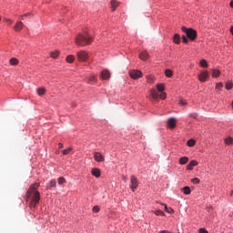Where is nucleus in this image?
<instances>
[{"instance_id":"nucleus-1","label":"nucleus","mask_w":233,"mask_h":233,"mask_svg":"<svg viewBox=\"0 0 233 233\" xmlns=\"http://www.w3.org/2000/svg\"><path fill=\"white\" fill-rule=\"evenodd\" d=\"M37 188H39V184L35 183L29 187L26 192V201H28V199L31 200L29 204L30 208H35L37 203H39L41 199V194L39 193V191H37Z\"/></svg>"},{"instance_id":"nucleus-2","label":"nucleus","mask_w":233,"mask_h":233,"mask_svg":"<svg viewBox=\"0 0 233 233\" xmlns=\"http://www.w3.org/2000/svg\"><path fill=\"white\" fill-rule=\"evenodd\" d=\"M92 43V36L88 35V33L79 34L76 37V45L77 46H86V45H90Z\"/></svg>"},{"instance_id":"nucleus-3","label":"nucleus","mask_w":233,"mask_h":233,"mask_svg":"<svg viewBox=\"0 0 233 233\" xmlns=\"http://www.w3.org/2000/svg\"><path fill=\"white\" fill-rule=\"evenodd\" d=\"M181 30L187 35V39H190V41H196V39H198V31H196V29L182 26Z\"/></svg>"},{"instance_id":"nucleus-4","label":"nucleus","mask_w":233,"mask_h":233,"mask_svg":"<svg viewBox=\"0 0 233 233\" xmlns=\"http://www.w3.org/2000/svg\"><path fill=\"white\" fill-rule=\"evenodd\" d=\"M130 183H131V185L129 186L130 189L132 190V192H136V190H137V187H139V182L137 181V177H136V176H131Z\"/></svg>"},{"instance_id":"nucleus-5","label":"nucleus","mask_w":233,"mask_h":233,"mask_svg":"<svg viewBox=\"0 0 233 233\" xmlns=\"http://www.w3.org/2000/svg\"><path fill=\"white\" fill-rule=\"evenodd\" d=\"M129 76L132 79H139L143 77V73L140 70L133 69L129 71Z\"/></svg>"},{"instance_id":"nucleus-6","label":"nucleus","mask_w":233,"mask_h":233,"mask_svg":"<svg viewBox=\"0 0 233 233\" xmlns=\"http://www.w3.org/2000/svg\"><path fill=\"white\" fill-rule=\"evenodd\" d=\"M208 77H210V75H208V71H203L198 75V80L201 83L207 82V79H208Z\"/></svg>"},{"instance_id":"nucleus-7","label":"nucleus","mask_w":233,"mask_h":233,"mask_svg":"<svg viewBox=\"0 0 233 233\" xmlns=\"http://www.w3.org/2000/svg\"><path fill=\"white\" fill-rule=\"evenodd\" d=\"M77 58L79 61L85 62L88 59V53L86 51H80L77 53Z\"/></svg>"},{"instance_id":"nucleus-8","label":"nucleus","mask_w":233,"mask_h":233,"mask_svg":"<svg viewBox=\"0 0 233 233\" xmlns=\"http://www.w3.org/2000/svg\"><path fill=\"white\" fill-rule=\"evenodd\" d=\"M167 128H176V125H177V120L176 117H170L167 121Z\"/></svg>"},{"instance_id":"nucleus-9","label":"nucleus","mask_w":233,"mask_h":233,"mask_svg":"<svg viewBox=\"0 0 233 233\" xmlns=\"http://www.w3.org/2000/svg\"><path fill=\"white\" fill-rule=\"evenodd\" d=\"M94 159H95V161H96V163H103V161H105V157L103 156V154H101L99 152H95Z\"/></svg>"},{"instance_id":"nucleus-10","label":"nucleus","mask_w":233,"mask_h":233,"mask_svg":"<svg viewBox=\"0 0 233 233\" xmlns=\"http://www.w3.org/2000/svg\"><path fill=\"white\" fill-rule=\"evenodd\" d=\"M198 163L196 160H191L187 166V170H194V167H198Z\"/></svg>"},{"instance_id":"nucleus-11","label":"nucleus","mask_w":233,"mask_h":233,"mask_svg":"<svg viewBox=\"0 0 233 233\" xmlns=\"http://www.w3.org/2000/svg\"><path fill=\"white\" fill-rule=\"evenodd\" d=\"M149 94L153 99H155V100L159 99V93H157V91L156 89H151L149 91Z\"/></svg>"},{"instance_id":"nucleus-12","label":"nucleus","mask_w":233,"mask_h":233,"mask_svg":"<svg viewBox=\"0 0 233 233\" xmlns=\"http://www.w3.org/2000/svg\"><path fill=\"white\" fill-rule=\"evenodd\" d=\"M91 174L95 177H101V170H99V168H97V167L93 168L91 170Z\"/></svg>"},{"instance_id":"nucleus-13","label":"nucleus","mask_w":233,"mask_h":233,"mask_svg":"<svg viewBox=\"0 0 233 233\" xmlns=\"http://www.w3.org/2000/svg\"><path fill=\"white\" fill-rule=\"evenodd\" d=\"M24 24L23 22L19 21L15 24L14 30L15 32H21L23 30Z\"/></svg>"},{"instance_id":"nucleus-14","label":"nucleus","mask_w":233,"mask_h":233,"mask_svg":"<svg viewBox=\"0 0 233 233\" xmlns=\"http://www.w3.org/2000/svg\"><path fill=\"white\" fill-rule=\"evenodd\" d=\"M56 185L57 183L56 182V179H53L48 182L46 188L47 190H52V188H56Z\"/></svg>"},{"instance_id":"nucleus-15","label":"nucleus","mask_w":233,"mask_h":233,"mask_svg":"<svg viewBox=\"0 0 233 233\" xmlns=\"http://www.w3.org/2000/svg\"><path fill=\"white\" fill-rule=\"evenodd\" d=\"M102 79H110V72L108 70H103L101 73Z\"/></svg>"},{"instance_id":"nucleus-16","label":"nucleus","mask_w":233,"mask_h":233,"mask_svg":"<svg viewBox=\"0 0 233 233\" xmlns=\"http://www.w3.org/2000/svg\"><path fill=\"white\" fill-rule=\"evenodd\" d=\"M117 6H119V2L116 0H111V10L113 12H116V8H117Z\"/></svg>"},{"instance_id":"nucleus-17","label":"nucleus","mask_w":233,"mask_h":233,"mask_svg":"<svg viewBox=\"0 0 233 233\" xmlns=\"http://www.w3.org/2000/svg\"><path fill=\"white\" fill-rule=\"evenodd\" d=\"M173 42L176 45H179L181 43V36L179 35V34H175V35L173 37Z\"/></svg>"},{"instance_id":"nucleus-18","label":"nucleus","mask_w":233,"mask_h":233,"mask_svg":"<svg viewBox=\"0 0 233 233\" xmlns=\"http://www.w3.org/2000/svg\"><path fill=\"white\" fill-rule=\"evenodd\" d=\"M139 57L142 61H147V59H148V53H147L146 51L141 52Z\"/></svg>"},{"instance_id":"nucleus-19","label":"nucleus","mask_w":233,"mask_h":233,"mask_svg":"<svg viewBox=\"0 0 233 233\" xmlns=\"http://www.w3.org/2000/svg\"><path fill=\"white\" fill-rule=\"evenodd\" d=\"M178 163L179 165H187L188 163V157H180Z\"/></svg>"},{"instance_id":"nucleus-20","label":"nucleus","mask_w":233,"mask_h":233,"mask_svg":"<svg viewBox=\"0 0 233 233\" xmlns=\"http://www.w3.org/2000/svg\"><path fill=\"white\" fill-rule=\"evenodd\" d=\"M9 63L12 66H16V65H19V60H17V58H11Z\"/></svg>"},{"instance_id":"nucleus-21","label":"nucleus","mask_w":233,"mask_h":233,"mask_svg":"<svg viewBox=\"0 0 233 233\" xmlns=\"http://www.w3.org/2000/svg\"><path fill=\"white\" fill-rule=\"evenodd\" d=\"M161 205L165 207V210L166 212H167V214H174V209L172 208H168L167 204H161Z\"/></svg>"},{"instance_id":"nucleus-22","label":"nucleus","mask_w":233,"mask_h":233,"mask_svg":"<svg viewBox=\"0 0 233 233\" xmlns=\"http://www.w3.org/2000/svg\"><path fill=\"white\" fill-rule=\"evenodd\" d=\"M219 76H221V71L213 69L212 77H219Z\"/></svg>"},{"instance_id":"nucleus-23","label":"nucleus","mask_w":233,"mask_h":233,"mask_svg":"<svg viewBox=\"0 0 233 233\" xmlns=\"http://www.w3.org/2000/svg\"><path fill=\"white\" fill-rule=\"evenodd\" d=\"M46 93V89H45V87H39L37 89L38 96H45Z\"/></svg>"},{"instance_id":"nucleus-24","label":"nucleus","mask_w":233,"mask_h":233,"mask_svg":"<svg viewBox=\"0 0 233 233\" xmlns=\"http://www.w3.org/2000/svg\"><path fill=\"white\" fill-rule=\"evenodd\" d=\"M157 90L158 92H163V91L165 90V85H163V84H157Z\"/></svg>"},{"instance_id":"nucleus-25","label":"nucleus","mask_w":233,"mask_h":233,"mask_svg":"<svg viewBox=\"0 0 233 233\" xmlns=\"http://www.w3.org/2000/svg\"><path fill=\"white\" fill-rule=\"evenodd\" d=\"M200 66H202V68H207L208 66V63L207 62V60L202 59L200 61Z\"/></svg>"},{"instance_id":"nucleus-26","label":"nucleus","mask_w":233,"mask_h":233,"mask_svg":"<svg viewBox=\"0 0 233 233\" xmlns=\"http://www.w3.org/2000/svg\"><path fill=\"white\" fill-rule=\"evenodd\" d=\"M226 89L227 90H232V86H233V83H232V81H228L227 83H226Z\"/></svg>"},{"instance_id":"nucleus-27","label":"nucleus","mask_w":233,"mask_h":233,"mask_svg":"<svg viewBox=\"0 0 233 233\" xmlns=\"http://www.w3.org/2000/svg\"><path fill=\"white\" fill-rule=\"evenodd\" d=\"M165 74H166V76H167V77H172V76H174V73H173L172 70H170V69H167V70L165 71Z\"/></svg>"},{"instance_id":"nucleus-28","label":"nucleus","mask_w":233,"mask_h":233,"mask_svg":"<svg viewBox=\"0 0 233 233\" xmlns=\"http://www.w3.org/2000/svg\"><path fill=\"white\" fill-rule=\"evenodd\" d=\"M87 83L89 84V85H92V83H96V76H91L89 78H88V80H87Z\"/></svg>"},{"instance_id":"nucleus-29","label":"nucleus","mask_w":233,"mask_h":233,"mask_svg":"<svg viewBox=\"0 0 233 233\" xmlns=\"http://www.w3.org/2000/svg\"><path fill=\"white\" fill-rule=\"evenodd\" d=\"M57 183H58V185H64V183H66V179H65V177H60L57 179Z\"/></svg>"},{"instance_id":"nucleus-30","label":"nucleus","mask_w":233,"mask_h":233,"mask_svg":"<svg viewBox=\"0 0 233 233\" xmlns=\"http://www.w3.org/2000/svg\"><path fill=\"white\" fill-rule=\"evenodd\" d=\"M58 56H59V52L58 51L51 52V57L53 59H57Z\"/></svg>"},{"instance_id":"nucleus-31","label":"nucleus","mask_w":233,"mask_h":233,"mask_svg":"<svg viewBox=\"0 0 233 233\" xmlns=\"http://www.w3.org/2000/svg\"><path fill=\"white\" fill-rule=\"evenodd\" d=\"M190 187H183V193L186 194V196H188L190 194Z\"/></svg>"},{"instance_id":"nucleus-32","label":"nucleus","mask_w":233,"mask_h":233,"mask_svg":"<svg viewBox=\"0 0 233 233\" xmlns=\"http://www.w3.org/2000/svg\"><path fill=\"white\" fill-rule=\"evenodd\" d=\"M187 147H194V145H196V140L189 139V140H187Z\"/></svg>"},{"instance_id":"nucleus-33","label":"nucleus","mask_w":233,"mask_h":233,"mask_svg":"<svg viewBox=\"0 0 233 233\" xmlns=\"http://www.w3.org/2000/svg\"><path fill=\"white\" fill-rule=\"evenodd\" d=\"M62 152L64 156H68V154L72 152V148L68 147L67 149H64Z\"/></svg>"},{"instance_id":"nucleus-34","label":"nucleus","mask_w":233,"mask_h":233,"mask_svg":"<svg viewBox=\"0 0 233 233\" xmlns=\"http://www.w3.org/2000/svg\"><path fill=\"white\" fill-rule=\"evenodd\" d=\"M200 182L201 180H199V178L198 177H194L193 179H191V183H193V185H199Z\"/></svg>"},{"instance_id":"nucleus-35","label":"nucleus","mask_w":233,"mask_h":233,"mask_svg":"<svg viewBox=\"0 0 233 233\" xmlns=\"http://www.w3.org/2000/svg\"><path fill=\"white\" fill-rule=\"evenodd\" d=\"M74 59H75L74 56L69 55V56L66 58V61L67 63H72V62L74 61Z\"/></svg>"},{"instance_id":"nucleus-36","label":"nucleus","mask_w":233,"mask_h":233,"mask_svg":"<svg viewBox=\"0 0 233 233\" xmlns=\"http://www.w3.org/2000/svg\"><path fill=\"white\" fill-rule=\"evenodd\" d=\"M226 145H232L233 143V138L228 137V138L225 139Z\"/></svg>"},{"instance_id":"nucleus-37","label":"nucleus","mask_w":233,"mask_h":233,"mask_svg":"<svg viewBox=\"0 0 233 233\" xmlns=\"http://www.w3.org/2000/svg\"><path fill=\"white\" fill-rule=\"evenodd\" d=\"M154 214H156V216H165V212L161 211V209L154 211Z\"/></svg>"},{"instance_id":"nucleus-38","label":"nucleus","mask_w":233,"mask_h":233,"mask_svg":"<svg viewBox=\"0 0 233 233\" xmlns=\"http://www.w3.org/2000/svg\"><path fill=\"white\" fill-rule=\"evenodd\" d=\"M179 105H180L181 106H187V100L181 98V99L179 100Z\"/></svg>"},{"instance_id":"nucleus-39","label":"nucleus","mask_w":233,"mask_h":233,"mask_svg":"<svg viewBox=\"0 0 233 233\" xmlns=\"http://www.w3.org/2000/svg\"><path fill=\"white\" fill-rule=\"evenodd\" d=\"M160 99H167V93L161 92L159 95Z\"/></svg>"},{"instance_id":"nucleus-40","label":"nucleus","mask_w":233,"mask_h":233,"mask_svg":"<svg viewBox=\"0 0 233 233\" xmlns=\"http://www.w3.org/2000/svg\"><path fill=\"white\" fill-rule=\"evenodd\" d=\"M31 16H32V14L27 13V14L22 15H21V19L24 20L25 17H31Z\"/></svg>"},{"instance_id":"nucleus-41","label":"nucleus","mask_w":233,"mask_h":233,"mask_svg":"<svg viewBox=\"0 0 233 233\" xmlns=\"http://www.w3.org/2000/svg\"><path fill=\"white\" fill-rule=\"evenodd\" d=\"M216 88L217 89H221V88H223V83H221V82H219V83H218L217 85H216Z\"/></svg>"},{"instance_id":"nucleus-42","label":"nucleus","mask_w":233,"mask_h":233,"mask_svg":"<svg viewBox=\"0 0 233 233\" xmlns=\"http://www.w3.org/2000/svg\"><path fill=\"white\" fill-rule=\"evenodd\" d=\"M190 117H193V119H198V113H191Z\"/></svg>"},{"instance_id":"nucleus-43","label":"nucleus","mask_w":233,"mask_h":233,"mask_svg":"<svg viewBox=\"0 0 233 233\" xmlns=\"http://www.w3.org/2000/svg\"><path fill=\"white\" fill-rule=\"evenodd\" d=\"M182 41H183V43H188V38L186 36V35H183L182 36Z\"/></svg>"},{"instance_id":"nucleus-44","label":"nucleus","mask_w":233,"mask_h":233,"mask_svg":"<svg viewBox=\"0 0 233 233\" xmlns=\"http://www.w3.org/2000/svg\"><path fill=\"white\" fill-rule=\"evenodd\" d=\"M93 212H95V213L99 212V207H98V206H95V207L93 208Z\"/></svg>"},{"instance_id":"nucleus-45","label":"nucleus","mask_w":233,"mask_h":233,"mask_svg":"<svg viewBox=\"0 0 233 233\" xmlns=\"http://www.w3.org/2000/svg\"><path fill=\"white\" fill-rule=\"evenodd\" d=\"M198 233H208V232L207 231V229L201 228L198 229Z\"/></svg>"},{"instance_id":"nucleus-46","label":"nucleus","mask_w":233,"mask_h":233,"mask_svg":"<svg viewBox=\"0 0 233 233\" xmlns=\"http://www.w3.org/2000/svg\"><path fill=\"white\" fill-rule=\"evenodd\" d=\"M148 83H154V77L153 76H147Z\"/></svg>"},{"instance_id":"nucleus-47","label":"nucleus","mask_w":233,"mask_h":233,"mask_svg":"<svg viewBox=\"0 0 233 233\" xmlns=\"http://www.w3.org/2000/svg\"><path fill=\"white\" fill-rule=\"evenodd\" d=\"M122 180H123L125 183H127V181H128V178H127L125 175H123V176H122Z\"/></svg>"},{"instance_id":"nucleus-48","label":"nucleus","mask_w":233,"mask_h":233,"mask_svg":"<svg viewBox=\"0 0 233 233\" xmlns=\"http://www.w3.org/2000/svg\"><path fill=\"white\" fill-rule=\"evenodd\" d=\"M5 22H6L7 24H9V25H12V23H14V21H12V20L9 19V18H6V19H5Z\"/></svg>"},{"instance_id":"nucleus-49","label":"nucleus","mask_w":233,"mask_h":233,"mask_svg":"<svg viewBox=\"0 0 233 233\" xmlns=\"http://www.w3.org/2000/svg\"><path fill=\"white\" fill-rule=\"evenodd\" d=\"M229 6H230V8H233V0H231V1L229 2Z\"/></svg>"},{"instance_id":"nucleus-50","label":"nucleus","mask_w":233,"mask_h":233,"mask_svg":"<svg viewBox=\"0 0 233 233\" xmlns=\"http://www.w3.org/2000/svg\"><path fill=\"white\" fill-rule=\"evenodd\" d=\"M58 148H63V144L59 143L58 144Z\"/></svg>"},{"instance_id":"nucleus-51","label":"nucleus","mask_w":233,"mask_h":233,"mask_svg":"<svg viewBox=\"0 0 233 233\" xmlns=\"http://www.w3.org/2000/svg\"><path fill=\"white\" fill-rule=\"evenodd\" d=\"M230 32H231V34L233 35V25L230 27Z\"/></svg>"},{"instance_id":"nucleus-52","label":"nucleus","mask_w":233,"mask_h":233,"mask_svg":"<svg viewBox=\"0 0 233 233\" xmlns=\"http://www.w3.org/2000/svg\"><path fill=\"white\" fill-rule=\"evenodd\" d=\"M232 194H233V190L231 191V196H232Z\"/></svg>"},{"instance_id":"nucleus-53","label":"nucleus","mask_w":233,"mask_h":233,"mask_svg":"<svg viewBox=\"0 0 233 233\" xmlns=\"http://www.w3.org/2000/svg\"><path fill=\"white\" fill-rule=\"evenodd\" d=\"M0 21H1V16H0Z\"/></svg>"}]
</instances>
